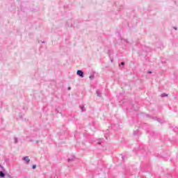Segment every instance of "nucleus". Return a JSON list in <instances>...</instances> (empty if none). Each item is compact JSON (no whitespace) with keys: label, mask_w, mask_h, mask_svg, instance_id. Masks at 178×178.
I'll return each mask as SVG.
<instances>
[{"label":"nucleus","mask_w":178,"mask_h":178,"mask_svg":"<svg viewBox=\"0 0 178 178\" xmlns=\"http://www.w3.org/2000/svg\"><path fill=\"white\" fill-rule=\"evenodd\" d=\"M76 74H78V76H80L81 77H84V74L81 70H78Z\"/></svg>","instance_id":"obj_1"},{"label":"nucleus","mask_w":178,"mask_h":178,"mask_svg":"<svg viewBox=\"0 0 178 178\" xmlns=\"http://www.w3.org/2000/svg\"><path fill=\"white\" fill-rule=\"evenodd\" d=\"M22 159H23V161H26L27 165H29V163H30V159H29V156H25Z\"/></svg>","instance_id":"obj_2"},{"label":"nucleus","mask_w":178,"mask_h":178,"mask_svg":"<svg viewBox=\"0 0 178 178\" xmlns=\"http://www.w3.org/2000/svg\"><path fill=\"white\" fill-rule=\"evenodd\" d=\"M0 177H5V174L2 171L0 172Z\"/></svg>","instance_id":"obj_3"},{"label":"nucleus","mask_w":178,"mask_h":178,"mask_svg":"<svg viewBox=\"0 0 178 178\" xmlns=\"http://www.w3.org/2000/svg\"><path fill=\"white\" fill-rule=\"evenodd\" d=\"M35 168H37V165H33V169H35Z\"/></svg>","instance_id":"obj_4"},{"label":"nucleus","mask_w":178,"mask_h":178,"mask_svg":"<svg viewBox=\"0 0 178 178\" xmlns=\"http://www.w3.org/2000/svg\"><path fill=\"white\" fill-rule=\"evenodd\" d=\"M121 65H124V63H123V62H122V63H121Z\"/></svg>","instance_id":"obj_5"},{"label":"nucleus","mask_w":178,"mask_h":178,"mask_svg":"<svg viewBox=\"0 0 178 178\" xmlns=\"http://www.w3.org/2000/svg\"><path fill=\"white\" fill-rule=\"evenodd\" d=\"M68 90H70V88H68Z\"/></svg>","instance_id":"obj_6"}]
</instances>
